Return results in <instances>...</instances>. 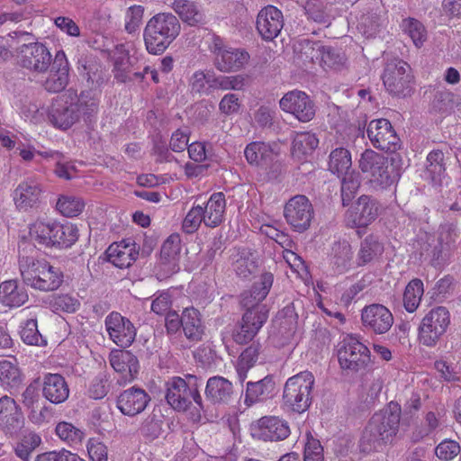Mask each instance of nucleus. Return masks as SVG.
I'll return each mask as SVG.
<instances>
[{"label":"nucleus","mask_w":461,"mask_h":461,"mask_svg":"<svg viewBox=\"0 0 461 461\" xmlns=\"http://www.w3.org/2000/svg\"><path fill=\"white\" fill-rule=\"evenodd\" d=\"M76 99V96L71 95H63L55 98L48 106L38 107L36 104H30L23 111V116L25 120L33 123H40L48 118L56 128L67 130L82 115L88 114L96 108L94 100L86 104L83 98Z\"/></svg>","instance_id":"f257e3e1"},{"label":"nucleus","mask_w":461,"mask_h":461,"mask_svg":"<svg viewBox=\"0 0 461 461\" xmlns=\"http://www.w3.org/2000/svg\"><path fill=\"white\" fill-rule=\"evenodd\" d=\"M400 412L399 405L391 402L388 409L373 415L360 440L364 452L379 451L393 438L398 430Z\"/></svg>","instance_id":"f03ea898"},{"label":"nucleus","mask_w":461,"mask_h":461,"mask_svg":"<svg viewBox=\"0 0 461 461\" xmlns=\"http://www.w3.org/2000/svg\"><path fill=\"white\" fill-rule=\"evenodd\" d=\"M181 24L175 15L160 13L151 17L143 32V40L147 51L152 55H160L177 38Z\"/></svg>","instance_id":"7ed1b4c3"},{"label":"nucleus","mask_w":461,"mask_h":461,"mask_svg":"<svg viewBox=\"0 0 461 461\" xmlns=\"http://www.w3.org/2000/svg\"><path fill=\"white\" fill-rule=\"evenodd\" d=\"M19 267L24 284L32 288H59L68 285L63 272L43 258L23 256L20 258Z\"/></svg>","instance_id":"20e7f679"},{"label":"nucleus","mask_w":461,"mask_h":461,"mask_svg":"<svg viewBox=\"0 0 461 461\" xmlns=\"http://www.w3.org/2000/svg\"><path fill=\"white\" fill-rule=\"evenodd\" d=\"M202 380L194 375H187L185 378L174 376L166 384L167 402L177 411H185L194 402L197 412L204 411L199 387Z\"/></svg>","instance_id":"39448f33"},{"label":"nucleus","mask_w":461,"mask_h":461,"mask_svg":"<svg viewBox=\"0 0 461 461\" xmlns=\"http://www.w3.org/2000/svg\"><path fill=\"white\" fill-rule=\"evenodd\" d=\"M359 167L375 187L387 188L398 177L387 158L372 149H366L361 154Z\"/></svg>","instance_id":"423d86ee"},{"label":"nucleus","mask_w":461,"mask_h":461,"mask_svg":"<svg viewBox=\"0 0 461 461\" xmlns=\"http://www.w3.org/2000/svg\"><path fill=\"white\" fill-rule=\"evenodd\" d=\"M338 359L340 367L351 373L366 370L372 363L369 348L353 335L347 336L340 342Z\"/></svg>","instance_id":"0eeeda50"},{"label":"nucleus","mask_w":461,"mask_h":461,"mask_svg":"<svg viewBox=\"0 0 461 461\" xmlns=\"http://www.w3.org/2000/svg\"><path fill=\"white\" fill-rule=\"evenodd\" d=\"M450 325V313L446 307L431 309L421 320L418 328V339L426 347H434Z\"/></svg>","instance_id":"6e6552de"},{"label":"nucleus","mask_w":461,"mask_h":461,"mask_svg":"<svg viewBox=\"0 0 461 461\" xmlns=\"http://www.w3.org/2000/svg\"><path fill=\"white\" fill-rule=\"evenodd\" d=\"M294 51L305 56L313 63H318L321 67L326 68L338 69L346 62L345 55L336 51L330 47L322 46L318 42H312L304 40L299 42L298 46H294Z\"/></svg>","instance_id":"1a4fd4ad"},{"label":"nucleus","mask_w":461,"mask_h":461,"mask_svg":"<svg viewBox=\"0 0 461 461\" xmlns=\"http://www.w3.org/2000/svg\"><path fill=\"white\" fill-rule=\"evenodd\" d=\"M382 79L390 94L405 95L411 87V68L403 60L393 59L386 63Z\"/></svg>","instance_id":"9d476101"},{"label":"nucleus","mask_w":461,"mask_h":461,"mask_svg":"<svg viewBox=\"0 0 461 461\" xmlns=\"http://www.w3.org/2000/svg\"><path fill=\"white\" fill-rule=\"evenodd\" d=\"M267 306L247 310L240 323L233 330V340L240 345L251 341L268 318Z\"/></svg>","instance_id":"9b49d317"},{"label":"nucleus","mask_w":461,"mask_h":461,"mask_svg":"<svg viewBox=\"0 0 461 461\" xmlns=\"http://www.w3.org/2000/svg\"><path fill=\"white\" fill-rule=\"evenodd\" d=\"M18 60L23 68L39 75L48 71L52 56L45 45L33 42L20 48Z\"/></svg>","instance_id":"f8f14e48"},{"label":"nucleus","mask_w":461,"mask_h":461,"mask_svg":"<svg viewBox=\"0 0 461 461\" xmlns=\"http://www.w3.org/2000/svg\"><path fill=\"white\" fill-rule=\"evenodd\" d=\"M361 322L365 330L376 335L385 334L393 324L392 312L383 304L373 303L361 310Z\"/></svg>","instance_id":"ddd939ff"},{"label":"nucleus","mask_w":461,"mask_h":461,"mask_svg":"<svg viewBox=\"0 0 461 461\" xmlns=\"http://www.w3.org/2000/svg\"><path fill=\"white\" fill-rule=\"evenodd\" d=\"M378 214L377 202L370 196L361 195L356 204L347 211L345 222L351 228L366 227L377 218Z\"/></svg>","instance_id":"4468645a"},{"label":"nucleus","mask_w":461,"mask_h":461,"mask_svg":"<svg viewBox=\"0 0 461 461\" xmlns=\"http://www.w3.org/2000/svg\"><path fill=\"white\" fill-rule=\"evenodd\" d=\"M367 136L372 144L382 150L393 152L399 147V138L390 122L386 119L370 122L367 128Z\"/></svg>","instance_id":"2eb2a0df"},{"label":"nucleus","mask_w":461,"mask_h":461,"mask_svg":"<svg viewBox=\"0 0 461 461\" xmlns=\"http://www.w3.org/2000/svg\"><path fill=\"white\" fill-rule=\"evenodd\" d=\"M212 50L216 57L217 68L224 72L239 70L249 60L247 52L226 46L219 38L213 41Z\"/></svg>","instance_id":"dca6fc26"},{"label":"nucleus","mask_w":461,"mask_h":461,"mask_svg":"<svg viewBox=\"0 0 461 461\" xmlns=\"http://www.w3.org/2000/svg\"><path fill=\"white\" fill-rule=\"evenodd\" d=\"M181 252V238L173 233L163 242L160 250L158 279H164L179 269L178 261Z\"/></svg>","instance_id":"f3484780"},{"label":"nucleus","mask_w":461,"mask_h":461,"mask_svg":"<svg viewBox=\"0 0 461 461\" xmlns=\"http://www.w3.org/2000/svg\"><path fill=\"white\" fill-rule=\"evenodd\" d=\"M42 189L41 185L32 179L21 181L12 192L13 203L19 212H29L40 203Z\"/></svg>","instance_id":"a211bd4d"},{"label":"nucleus","mask_w":461,"mask_h":461,"mask_svg":"<svg viewBox=\"0 0 461 461\" xmlns=\"http://www.w3.org/2000/svg\"><path fill=\"white\" fill-rule=\"evenodd\" d=\"M284 26L281 11L273 5L263 7L256 19V29L265 41H272L280 33Z\"/></svg>","instance_id":"6ab92c4d"},{"label":"nucleus","mask_w":461,"mask_h":461,"mask_svg":"<svg viewBox=\"0 0 461 461\" xmlns=\"http://www.w3.org/2000/svg\"><path fill=\"white\" fill-rule=\"evenodd\" d=\"M105 326L112 340L122 348L131 346L135 339L134 326L118 312H112L106 317Z\"/></svg>","instance_id":"aec40b11"},{"label":"nucleus","mask_w":461,"mask_h":461,"mask_svg":"<svg viewBox=\"0 0 461 461\" xmlns=\"http://www.w3.org/2000/svg\"><path fill=\"white\" fill-rule=\"evenodd\" d=\"M314 383L311 372L304 371L290 377V391L294 397L293 411L298 413L303 412L310 406V393Z\"/></svg>","instance_id":"412c9836"},{"label":"nucleus","mask_w":461,"mask_h":461,"mask_svg":"<svg viewBox=\"0 0 461 461\" xmlns=\"http://www.w3.org/2000/svg\"><path fill=\"white\" fill-rule=\"evenodd\" d=\"M69 62L64 50H58L55 54L53 66L44 81V87L49 92H60L68 84Z\"/></svg>","instance_id":"4be33fe9"},{"label":"nucleus","mask_w":461,"mask_h":461,"mask_svg":"<svg viewBox=\"0 0 461 461\" xmlns=\"http://www.w3.org/2000/svg\"><path fill=\"white\" fill-rule=\"evenodd\" d=\"M149 401L145 390L133 386L119 394L116 404L122 414L132 417L142 412Z\"/></svg>","instance_id":"5701e85b"},{"label":"nucleus","mask_w":461,"mask_h":461,"mask_svg":"<svg viewBox=\"0 0 461 461\" xmlns=\"http://www.w3.org/2000/svg\"><path fill=\"white\" fill-rule=\"evenodd\" d=\"M109 361L115 372L121 374V377L118 379L120 384H126L136 377L139 371V361L131 352L113 350L110 353Z\"/></svg>","instance_id":"b1692460"},{"label":"nucleus","mask_w":461,"mask_h":461,"mask_svg":"<svg viewBox=\"0 0 461 461\" xmlns=\"http://www.w3.org/2000/svg\"><path fill=\"white\" fill-rule=\"evenodd\" d=\"M138 255L139 248L131 239L114 242L106 250L108 261L119 268L131 266L136 261Z\"/></svg>","instance_id":"393cba45"},{"label":"nucleus","mask_w":461,"mask_h":461,"mask_svg":"<svg viewBox=\"0 0 461 461\" xmlns=\"http://www.w3.org/2000/svg\"><path fill=\"white\" fill-rule=\"evenodd\" d=\"M69 386L65 377L59 374L47 373L41 383L42 396L53 404L65 402L69 396Z\"/></svg>","instance_id":"a878e982"},{"label":"nucleus","mask_w":461,"mask_h":461,"mask_svg":"<svg viewBox=\"0 0 461 461\" xmlns=\"http://www.w3.org/2000/svg\"><path fill=\"white\" fill-rule=\"evenodd\" d=\"M313 208L305 195H295L290 199V225L295 231H304L310 227Z\"/></svg>","instance_id":"bb28decb"},{"label":"nucleus","mask_w":461,"mask_h":461,"mask_svg":"<svg viewBox=\"0 0 461 461\" xmlns=\"http://www.w3.org/2000/svg\"><path fill=\"white\" fill-rule=\"evenodd\" d=\"M258 436L264 440L278 441L288 437V426L277 417H263L258 420Z\"/></svg>","instance_id":"cd10ccee"},{"label":"nucleus","mask_w":461,"mask_h":461,"mask_svg":"<svg viewBox=\"0 0 461 461\" xmlns=\"http://www.w3.org/2000/svg\"><path fill=\"white\" fill-rule=\"evenodd\" d=\"M233 395V386L228 379L215 375L210 377L205 387V396L213 404L228 403Z\"/></svg>","instance_id":"c85d7f7f"},{"label":"nucleus","mask_w":461,"mask_h":461,"mask_svg":"<svg viewBox=\"0 0 461 461\" xmlns=\"http://www.w3.org/2000/svg\"><path fill=\"white\" fill-rule=\"evenodd\" d=\"M57 220L39 218L29 227L31 240L42 247L52 249Z\"/></svg>","instance_id":"c756f323"},{"label":"nucleus","mask_w":461,"mask_h":461,"mask_svg":"<svg viewBox=\"0 0 461 461\" xmlns=\"http://www.w3.org/2000/svg\"><path fill=\"white\" fill-rule=\"evenodd\" d=\"M276 393V384L273 377L267 375L258 382H248L244 402L250 406L255 402H263L273 397Z\"/></svg>","instance_id":"7c9ffc66"},{"label":"nucleus","mask_w":461,"mask_h":461,"mask_svg":"<svg viewBox=\"0 0 461 461\" xmlns=\"http://www.w3.org/2000/svg\"><path fill=\"white\" fill-rule=\"evenodd\" d=\"M226 200L222 193L212 194L205 206L203 207V223L207 227L214 228L220 225L225 216Z\"/></svg>","instance_id":"2f4dec72"},{"label":"nucleus","mask_w":461,"mask_h":461,"mask_svg":"<svg viewBox=\"0 0 461 461\" xmlns=\"http://www.w3.org/2000/svg\"><path fill=\"white\" fill-rule=\"evenodd\" d=\"M182 328L187 340L191 343L201 341L204 326L200 312L194 307L185 308L182 312Z\"/></svg>","instance_id":"473e14b6"},{"label":"nucleus","mask_w":461,"mask_h":461,"mask_svg":"<svg viewBox=\"0 0 461 461\" xmlns=\"http://www.w3.org/2000/svg\"><path fill=\"white\" fill-rule=\"evenodd\" d=\"M279 152L276 144L265 142H252L249 144L245 150V158L250 165L260 166L272 160Z\"/></svg>","instance_id":"72a5a7b5"},{"label":"nucleus","mask_w":461,"mask_h":461,"mask_svg":"<svg viewBox=\"0 0 461 461\" xmlns=\"http://www.w3.org/2000/svg\"><path fill=\"white\" fill-rule=\"evenodd\" d=\"M290 113L298 121L303 122L313 118L315 114L314 104L304 92H290Z\"/></svg>","instance_id":"f704fd0d"},{"label":"nucleus","mask_w":461,"mask_h":461,"mask_svg":"<svg viewBox=\"0 0 461 461\" xmlns=\"http://www.w3.org/2000/svg\"><path fill=\"white\" fill-rule=\"evenodd\" d=\"M172 9L184 23L190 26H195L204 19L201 5L191 0H175Z\"/></svg>","instance_id":"c9c22d12"},{"label":"nucleus","mask_w":461,"mask_h":461,"mask_svg":"<svg viewBox=\"0 0 461 461\" xmlns=\"http://www.w3.org/2000/svg\"><path fill=\"white\" fill-rule=\"evenodd\" d=\"M23 423V414L16 402L5 395L0 397V424L9 429H19Z\"/></svg>","instance_id":"e433bc0d"},{"label":"nucleus","mask_w":461,"mask_h":461,"mask_svg":"<svg viewBox=\"0 0 461 461\" xmlns=\"http://www.w3.org/2000/svg\"><path fill=\"white\" fill-rule=\"evenodd\" d=\"M79 238V230L72 222L61 223L57 221L52 249H66L71 248Z\"/></svg>","instance_id":"4c0bfd02"},{"label":"nucleus","mask_w":461,"mask_h":461,"mask_svg":"<svg viewBox=\"0 0 461 461\" xmlns=\"http://www.w3.org/2000/svg\"><path fill=\"white\" fill-rule=\"evenodd\" d=\"M23 375L15 358L0 361V383L9 388H17L22 384Z\"/></svg>","instance_id":"58836bf2"},{"label":"nucleus","mask_w":461,"mask_h":461,"mask_svg":"<svg viewBox=\"0 0 461 461\" xmlns=\"http://www.w3.org/2000/svg\"><path fill=\"white\" fill-rule=\"evenodd\" d=\"M384 250V245L375 237H366L360 245L357 255L358 265H366L379 259Z\"/></svg>","instance_id":"ea45409f"},{"label":"nucleus","mask_w":461,"mask_h":461,"mask_svg":"<svg viewBox=\"0 0 461 461\" xmlns=\"http://www.w3.org/2000/svg\"><path fill=\"white\" fill-rule=\"evenodd\" d=\"M352 160L350 152L344 148H337L330 154L329 170L338 176L351 171Z\"/></svg>","instance_id":"a19ab883"},{"label":"nucleus","mask_w":461,"mask_h":461,"mask_svg":"<svg viewBox=\"0 0 461 461\" xmlns=\"http://www.w3.org/2000/svg\"><path fill=\"white\" fill-rule=\"evenodd\" d=\"M402 32L408 35L414 46L421 48L428 39V32L425 26L414 18L403 19L401 23Z\"/></svg>","instance_id":"79ce46f5"},{"label":"nucleus","mask_w":461,"mask_h":461,"mask_svg":"<svg viewBox=\"0 0 461 461\" xmlns=\"http://www.w3.org/2000/svg\"><path fill=\"white\" fill-rule=\"evenodd\" d=\"M86 207L85 201L74 195H60L57 201L56 208L65 217L73 218L82 213Z\"/></svg>","instance_id":"37998d69"},{"label":"nucleus","mask_w":461,"mask_h":461,"mask_svg":"<svg viewBox=\"0 0 461 461\" xmlns=\"http://www.w3.org/2000/svg\"><path fill=\"white\" fill-rule=\"evenodd\" d=\"M259 352L260 345L252 343L240 356L237 365V373L240 382L246 379L249 369L258 361Z\"/></svg>","instance_id":"c03bdc74"},{"label":"nucleus","mask_w":461,"mask_h":461,"mask_svg":"<svg viewBox=\"0 0 461 461\" xmlns=\"http://www.w3.org/2000/svg\"><path fill=\"white\" fill-rule=\"evenodd\" d=\"M319 140L314 134L300 132L293 141V154L298 158L312 153L318 146Z\"/></svg>","instance_id":"a18cd8bd"},{"label":"nucleus","mask_w":461,"mask_h":461,"mask_svg":"<svg viewBox=\"0 0 461 461\" xmlns=\"http://www.w3.org/2000/svg\"><path fill=\"white\" fill-rule=\"evenodd\" d=\"M352 249L347 240L338 241L332 247V263L339 272L345 270L352 259Z\"/></svg>","instance_id":"49530a36"},{"label":"nucleus","mask_w":461,"mask_h":461,"mask_svg":"<svg viewBox=\"0 0 461 461\" xmlns=\"http://www.w3.org/2000/svg\"><path fill=\"white\" fill-rule=\"evenodd\" d=\"M427 161V170L432 181L436 184H441L446 171L444 153L440 150H433L429 153Z\"/></svg>","instance_id":"de8ad7c7"},{"label":"nucleus","mask_w":461,"mask_h":461,"mask_svg":"<svg viewBox=\"0 0 461 461\" xmlns=\"http://www.w3.org/2000/svg\"><path fill=\"white\" fill-rule=\"evenodd\" d=\"M339 177L341 180V198L343 205H346L351 201L360 186V180L358 173L351 170Z\"/></svg>","instance_id":"09e8293b"},{"label":"nucleus","mask_w":461,"mask_h":461,"mask_svg":"<svg viewBox=\"0 0 461 461\" xmlns=\"http://www.w3.org/2000/svg\"><path fill=\"white\" fill-rule=\"evenodd\" d=\"M41 439L36 433L30 432L24 435L17 443L14 451L17 456L23 461H29L31 454L40 446Z\"/></svg>","instance_id":"8fccbe9b"},{"label":"nucleus","mask_w":461,"mask_h":461,"mask_svg":"<svg viewBox=\"0 0 461 461\" xmlns=\"http://www.w3.org/2000/svg\"><path fill=\"white\" fill-rule=\"evenodd\" d=\"M56 434L59 438L69 444H78L82 441L84 433L83 431L75 427L72 423L61 421L56 426Z\"/></svg>","instance_id":"3c124183"},{"label":"nucleus","mask_w":461,"mask_h":461,"mask_svg":"<svg viewBox=\"0 0 461 461\" xmlns=\"http://www.w3.org/2000/svg\"><path fill=\"white\" fill-rule=\"evenodd\" d=\"M21 339L28 345L41 346L46 344V341L38 330L37 321L34 319L27 320L22 326Z\"/></svg>","instance_id":"603ef678"},{"label":"nucleus","mask_w":461,"mask_h":461,"mask_svg":"<svg viewBox=\"0 0 461 461\" xmlns=\"http://www.w3.org/2000/svg\"><path fill=\"white\" fill-rule=\"evenodd\" d=\"M191 90L199 94H208L212 89V73L194 72L189 80Z\"/></svg>","instance_id":"864d4df0"},{"label":"nucleus","mask_w":461,"mask_h":461,"mask_svg":"<svg viewBox=\"0 0 461 461\" xmlns=\"http://www.w3.org/2000/svg\"><path fill=\"white\" fill-rule=\"evenodd\" d=\"M233 267L236 274L240 278L247 279L255 273L257 269V264L250 255L243 253L242 255L234 258Z\"/></svg>","instance_id":"5fc2aeb1"},{"label":"nucleus","mask_w":461,"mask_h":461,"mask_svg":"<svg viewBox=\"0 0 461 461\" xmlns=\"http://www.w3.org/2000/svg\"><path fill=\"white\" fill-rule=\"evenodd\" d=\"M305 438L306 442H303L304 446V461H323V447L320 441L314 438L310 431L306 432Z\"/></svg>","instance_id":"6e6d98bb"},{"label":"nucleus","mask_w":461,"mask_h":461,"mask_svg":"<svg viewBox=\"0 0 461 461\" xmlns=\"http://www.w3.org/2000/svg\"><path fill=\"white\" fill-rule=\"evenodd\" d=\"M242 107L240 99L236 94H226L219 103V111L225 116L238 114Z\"/></svg>","instance_id":"4d7b16f0"},{"label":"nucleus","mask_w":461,"mask_h":461,"mask_svg":"<svg viewBox=\"0 0 461 461\" xmlns=\"http://www.w3.org/2000/svg\"><path fill=\"white\" fill-rule=\"evenodd\" d=\"M50 305L54 311H63L74 312L80 305L79 301L68 294L56 295L50 301Z\"/></svg>","instance_id":"13d9d810"},{"label":"nucleus","mask_w":461,"mask_h":461,"mask_svg":"<svg viewBox=\"0 0 461 461\" xmlns=\"http://www.w3.org/2000/svg\"><path fill=\"white\" fill-rule=\"evenodd\" d=\"M0 301L8 307H19L28 301L25 290H0Z\"/></svg>","instance_id":"bf43d9fd"},{"label":"nucleus","mask_w":461,"mask_h":461,"mask_svg":"<svg viewBox=\"0 0 461 461\" xmlns=\"http://www.w3.org/2000/svg\"><path fill=\"white\" fill-rule=\"evenodd\" d=\"M267 290H244L240 295V303L247 310L255 309L258 306H267L261 304V302L267 297Z\"/></svg>","instance_id":"052dcab7"},{"label":"nucleus","mask_w":461,"mask_h":461,"mask_svg":"<svg viewBox=\"0 0 461 461\" xmlns=\"http://www.w3.org/2000/svg\"><path fill=\"white\" fill-rule=\"evenodd\" d=\"M144 9L141 5H132L127 9L125 14V30L129 33L135 32L140 26Z\"/></svg>","instance_id":"680f3d73"},{"label":"nucleus","mask_w":461,"mask_h":461,"mask_svg":"<svg viewBox=\"0 0 461 461\" xmlns=\"http://www.w3.org/2000/svg\"><path fill=\"white\" fill-rule=\"evenodd\" d=\"M459 453V444L456 441L451 439L443 440L435 448L436 456L443 461L452 460Z\"/></svg>","instance_id":"e2e57ef3"},{"label":"nucleus","mask_w":461,"mask_h":461,"mask_svg":"<svg viewBox=\"0 0 461 461\" xmlns=\"http://www.w3.org/2000/svg\"><path fill=\"white\" fill-rule=\"evenodd\" d=\"M202 222H203V207L200 205L193 206L183 221V229L187 233H193Z\"/></svg>","instance_id":"0e129e2a"},{"label":"nucleus","mask_w":461,"mask_h":461,"mask_svg":"<svg viewBox=\"0 0 461 461\" xmlns=\"http://www.w3.org/2000/svg\"><path fill=\"white\" fill-rule=\"evenodd\" d=\"M108 379L106 375L100 374L95 376L88 389V394L91 398L98 400L103 399L108 393Z\"/></svg>","instance_id":"69168bd1"},{"label":"nucleus","mask_w":461,"mask_h":461,"mask_svg":"<svg viewBox=\"0 0 461 461\" xmlns=\"http://www.w3.org/2000/svg\"><path fill=\"white\" fill-rule=\"evenodd\" d=\"M35 461H85L78 455L68 450L51 451L41 454Z\"/></svg>","instance_id":"338daca9"},{"label":"nucleus","mask_w":461,"mask_h":461,"mask_svg":"<svg viewBox=\"0 0 461 461\" xmlns=\"http://www.w3.org/2000/svg\"><path fill=\"white\" fill-rule=\"evenodd\" d=\"M424 290H404L402 295L403 306L408 312H413L420 303Z\"/></svg>","instance_id":"774afa93"}]
</instances>
